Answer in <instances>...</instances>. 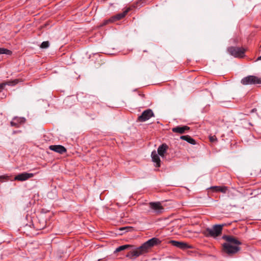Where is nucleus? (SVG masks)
Listing matches in <instances>:
<instances>
[{"mask_svg": "<svg viewBox=\"0 0 261 261\" xmlns=\"http://www.w3.org/2000/svg\"><path fill=\"white\" fill-rule=\"evenodd\" d=\"M222 239L226 241L222 245V250L228 255L232 256L241 250L239 245H241L242 243L237 238L231 236L224 235Z\"/></svg>", "mask_w": 261, "mask_h": 261, "instance_id": "f257e3e1", "label": "nucleus"}, {"mask_svg": "<svg viewBox=\"0 0 261 261\" xmlns=\"http://www.w3.org/2000/svg\"><path fill=\"white\" fill-rule=\"evenodd\" d=\"M225 225V224L215 225L212 228H207L204 232V234L208 237L216 238L218 237L222 233L223 227Z\"/></svg>", "mask_w": 261, "mask_h": 261, "instance_id": "f03ea898", "label": "nucleus"}, {"mask_svg": "<svg viewBox=\"0 0 261 261\" xmlns=\"http://www.w3.org/2000/svg\"><path fill=\"white\" fill-rule=\"evenodd\" d=\"M228 52L232 56L236 58H243L246 49L243 47L231 46L228 48Z\"/></svg>", "mask_w": 261, "mask_h": 261, "instance_id": "7ed1b4c3", "label": "nucleus"}, {"mask_svg": "<svg viewBox=\"0 0 261 261\" xmlns=\"http://www.w3.org/2000/svg\"><path fill=\"white\" fill-rule=\"evenodd\" d=\"M241 83L244 85L261 84V78L254 75H248L241 80Z\"/></svg>", "mask_w": 261, "mask_h": 261, "instance_id": "20e7f679", "label": "nucleus"}, {"mask_svg": "<svg viewBox=\"0 0 261 261\" xmlns=\"http://www.w3.org/2000/svg\"><path fill=\"white\" fill-rule=\"evenodd\" d=\"M146 252L144 250V248H142V246H141L134 250L129 251L126 255V256L130 259H133L136 258Z\"/></svg>", "mask_w": 261, "mask_h": 261, "instance_id": "39448f33", "label": "nucleus"}, {"mask_svg": "<svg viewBox=\"0 0 261 261\" xmlns=\"http://www.w3.org/2000/svg\"><path fill=\"white\" fill-rule=\"evenodd\" d=\"M160 243L161 241L159 239L156 238H153L145 242L142 245V248H144V250L147 252L149 248L156 245L159 244Z\"/></svg>", "mask_w": 261, "mask_h": 261, "instance_id": "423d86ee", "label": "nucleus"}, {"mask_svg": "<svg viewBox=\"0 0 261 261\" xmlns=\"http://www.w3.org/2000/svg\"><path fill=\"white\" fill-rule=\"evenodd\" d=\"M154 116V114L151 109H147L143 112L142 114L138 118V121L139 122H144L151 117Z\"/></svg>", "mask_w": 261, "mask_h": 261, "instance_id": "0eeeda50", "label": "nucleus"}, {"mask_svg": "<svg viewBox=\"0 0 261 261\" xmlns=\"http://www.w3.org/2000/svg\"><path fill=\"white\" fill-rule=\"evenodd\" d=\"M149 207L156 214H160L164 211V207L159 202H151L149 203Z\"/></svg>", "mask_w": 261, "mask_h": 261, "instance_id": "6e6552de", "label": "nucleus"}, {"mask_svg": "<svg viewBox=\"0 0 261 261\" xmlns=\"http://www.w3.org/2000/svg\"><path fill=\"white\" fill-rule=\"evenodd\" d=\"M34 174L23 172L16 175L14 179L18 181H24L34 176Z\"/></svg>", "mask_w": 261, "mask_h": 261, "instance_id": "1a4fd4ad", "label": "nucleus"}, {"mask_svg": "<svg viewBox=\"0 0 261 261\" xmlns=\"http://www.w3.org/2000/svg\"><path fill=\"white\" fill-rule=\"evenodd\" d=\"M190 129V127L187 125L177 126L172 128L173 133L184 134L188 132Z\"/></svg>", "mask_w": 261, "mask_h": 261, "instance_id": "9d476101", "label": "nucleus"}, {"mask_svg": "<svg viewBox=\"0 0 261 261\" xmlns=\"http://www.w3.org/2000/svg\"><path fill=\"white\" fill-rule=\"evenodd\" d=\"M49 149L60 154H63L67 151L66 148L61 145H50Z\"/></svg>", "mask_w": 261, "mask_h": 261, "instance_id": "9b49d317", "label": "nucleus"}, {"mask_svg": "<svg viewBox=\"0 0 261 261\" xmlns=\"http://www.w3.org/2000/svg\"><path fill=\"white\" fill-rule=\"evenodd\" d=\"M170 243L173 246L178 248L181 249H186L190 248L187 243L179 242L174 240H171L170 241Z\"/></svg>", "mask_w": 261, "mask_h": 261, "instance_id": "f8f14e48", "label": "nucleus"}, {"mask_svg": "<svg viewBox=\"0 0 261 261\" xmlns=\"http://www.w3.org/2000/svg\"><path fill=\"white\" fill-rule=\"evenodd\" d=\"M24 119L23 118L14 117L12 121H11L10 124L12 126L18 128L20 126L21 123H24Z\"/></svg>", "mask_w": 261, "mask_h": 261, "instance_id": "ddd939ff", "label": "nucleus"}, {"mask_svg": "<svg viewBox=\"0 0 261 261\" xmlns=\"http://www.w3.org/2000/svg\"><path fill=\"white\" fill-rule=\"evenodd\" d=\"M151 156L152 162L156 164L155 167H160L161 166V160L159 156V154L156 153L155 150H153L151 152Z\"/></svg>", "mask_w": 261, "mask_h": 261, "instance_id": "4468645a", "label": "nucleus"}, {"mask_svg": "<svg viewBox=\"0 0 261 261\" xmlns=\"http://www.w3.org/2000/svg\"><path fill=\"white\" fill-rule=\"evenodd\" d=\"M168 149V146L166 144H162L158 148V154L161 156L164 157Z\"/></svg>", "mask_w": 261, "mask_h": 261, "instance_id": "2eb2a0df", "label": "nucleus"}, {"mask_svg": "<svg viewBox=\"0 0 261 261\" xmlns=\"http://www.w3.org/2000/svg\"><path fill=\"white\" fill-rule=\"evenodd\" d=\"M131 10L130 8H127L122 13H119L117 15H116L114 17L113 19L115 20H120L123 17L125 16V15L127 14V13Z\"/></svg>", "mask_w": 261, "mask_h": 261, "instance_id": "dca6fc26", "label": "nucleus"}, {"mask_svg": "<svg viewBox=\"0 0 261 261\" xmlns=\"http://www.w3.org/2000/svg\"><path fill=\"white\" fill-rule=\"evenodd\" d=\"M180 139L192 145H195L196 144V141L189 135L181 136Z\"/></svg>", "mask_w": 261, "mask_h": 261, "instance_id": "f3484780", "label": "nucleus"}, {"mask_svg": "<svg viewBox=\"0 0 261 261\" xmlns=\"http://www.w3.org/2000/svg\"><path fill=\"white\" fill-rule=\"evenodd\" d=\"M216 192H220L225 193L228 190V188L226 186H214L211 188Z\"/></svg>", "mask_w": 261, "mask_h": 261, "instance_id": "a211bd4d", "label": "nucleus"}, {"mask_svg": "<svg viewBox=\"0 0 261 261\" xmlns=\"http://www.w3.org/2000/svg\"><path fill=\"white\" fill-rule=\"evenodd\" d=\"M22 82L21 80L19 79H15L13 80H10L7 82H5L6 85H8L9 86H14L17 85L18 83Z\"/></svg>", "mask_w": 261, "mask_h": 261, "instance_id": "6ab92c4d", "label": "nucleus"}, {"mask_svg": "<svg viewBox=\"0 0 261 261\" xmlns=\"http://www.w3.org/2000/svg\"><path fill=\"white\" fill-rule=\"evenodd\" d=\"M46 226V222L43 220L42 222H40V220H38V222L36 223V227L37 229H43Z\"/></svg>", "mask_w": 261, "mask_h": 261, "instance_id": "aec40b11", "label": "nucleus"}, {"mask_svg": "<svg viewBox=\"0 0 261 261\" xmlns=\"http://www.w3.org/2000/svg\"><path fill=\"white\" fill-rule=\"evenodd\" d=\"M1 54L11 55L12 51L8 49L0 47V55Z\"/></svg>", "mask_w": 261, "mask_h": 261, "instance_id": "412c9836", "label": "nucleus"}, {"mask_svg": "<svg viewBox=\"0 0 261 261\" xmlns=\"http://www.w3.org/2000/svg\"><path fill=\"white\" fill-rule=\"evenodd\" d=\"M130 247H131V246L129 245H122V246H120L118 247V248H117L116 250H115V251L116 252H119V251L123 250H124L125 249L129 248Z\"/></svg>", "mask_w": 261, "mask_h": 261, "instance_id": "4be33fe9", "label": "nucleus"}, {"mask_svg": "<svg viewBox=\"0 0 261 261\" xmlns=\"http://www.w3.org/2000/svg\"><path fill=\"white\" fill-rule=\"evenodd\" d=\"M48 41H44L40 45V47L42 48H46L49 46Z\"/></svg>", "mask_w": 261, "mask_h": 261, "instance_id": "5701e85b", "label": "nucleus"}, {"mask_svg": "<svg viewBox=\"0 0 261 261\" xmlns=\"http://www.w3.org/2000/svg\"><path fill=\"white\" fill-rule=\"evenodd\" d=\"M209 140L211 142H215L217 141V138L216 136H210Z\"/></svg>", "mask_w": 261, "mask_h": 261, "instance_id": "b1692460", "label": "nucleus"}, {"mask_svg": "<svg viewBox=\"0 0 261 261\" xmlns=\"http://www.w3.org/2000/svg\"><path fill=\"white\" fill-rule=\"evenodd\" d=\"M5 82H3L0 84V92H1L5 88L6 86Z\"/></svg>", "mask_w": 261, "mask_h": 261, "instance_id": "393cba45", "label": "nucleus"}, {"mask_svg": "<svg viewBox=\"0 0 261 261\" xmlns=\"http://www.w3.org/2000/svg\"><path fill=\"white\" fill-rule=\"evenodd\" d=\"M113 20H111V19H109V20H106L103 21L102 25H106L107 24H108L109 23H110V22H112Z\"/></svg>", "mask_w": 261, "mask_h": 261, "instance_id": "a878e982", "label": "nucleus"}, {"mask_svg": "<svg viewBox=\"0 0 261 261\" xmlns=\"http://www.w3.org/2000/svg\"><path fill=\"white\" fill-rule=\"evenodd\" d=\"M2 178L8 179V176H0V179H2Z\"/></svg>", "mask_w": 261, "mask_h": 261, "instance_id": "bb28decb", "label": "nucleus"}, {"mask_svg": "<svg viewBox=\"0 0 261 261\" xmlns=\"http://www.w3.org/2000/svg\"><path fill=\"white\" fill-rule=\"evenodd\" d=\"M257 60H261V56L258 57Z\"/></svg>", "mask_w": 261, "mask_h": 261, "instance_id": "cd10ccee", "label": "nucleus"}]
</instances>
